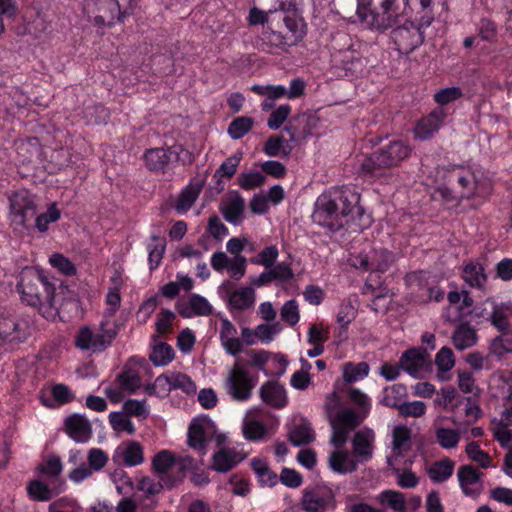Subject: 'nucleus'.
Here are the masks:
<instances>
[{
	"label": "nucleus",
	"mask_w": 512,
	"mask_h": 512,
	"mask_svg": "<svg viewBox=\"0 0 512 512\" xmlns=\"http://www.w3.org/2000/svg\"><path fill=\"white\" fill-rule=\"evenodd\" d=\"M359 194L348 186L335 187L321 194L312 214L314 223L337 231L363 215Z\"/></svg>",
	"instance_id": "obj_1"
},
{
	"label": "nucleus",
	"mask_w": 512,
	"mask_h": 512,
	"mask_svg": "<svg viewBox=\"0 0 512 512\" xmlns=\"http://www.w3.org/2000/svg\"><path fill=\"white\" fill-rule=\"evenodd\" d=\"M17 290L23 302L38 308L47 320H55L58 309L54 302L55 286L39 271L25 268L20 274Z\"/></svg>",
	"instance_id": "obj_2"
},
{
	"label": "nucleus",
	"mask_w": 512,
	"mask_h": 512,
	"mask_svg": "<svg viewBox=\"0 0 512 512\" xmlns=\"http://www.w3.org/2000/svg\"><path fill=\"white\" fill-rule=\"evenodd\" d=\"M437 178L435 183L439 185L438 191L441 196L450 201L457 196L453 195L452 189L442 186V182H448L453 189L458 188V197L470 198L480 193L484 184V174L477 165H451L447 168L436 169Z\"/></svg>",
	"instance_id": "obj_3"
},
{
	"label": "nucleus",
	"mask_w": 512,
	"mask_h": 512,
	"mask_svg": "<svg viewBox=\"0 0 512 512\" xmlns=\"http://www.w3.org/2000/svg\"><path fill=\"white\" fill-rule=\"evenodd\" d=\"M395 256L382 246L367 245L358 254H352L349 258L350 264L356 269L370 272L365 284V292L371 291L374 301L384 297V293L380 291L376 293L377 288H381L382 281L376 274L386 272L394 263Z\"/></svg>",
	"instance_id": "obj_4"
},
{
	"label": "nucleus",
	"mask_w": 512,
	"mask_h": 512,
	"mask_svg": "<svg viewBox=\"0 0 512 512\" xmlns=\"http://www.w3.org/2000/svg\"><path fill=\"white\" fill-rule=\"evenodd\" d=\"M409 0H357L356 14L367 27L387 30L398 21Z\"/></svg>",
	"instance_id": "obj_5"
},
{
	"label": "nucleus",
	"mask_w": 512,
	"mask_h": 512,
	"mask_svg": "<svg viewBox=\"0 0 512 512\" xmlns=\"http://www.w3.org/2000/svg\"><path fill=\"white\" fill-rule=\"evenodd\" d=\"M258 383V376L248 368V362L237 357L223 382L226 394L236 402H247Z\"/></svg>",
	"instance_id": "obj_6"
},
{
	"label": "nucleus",
	"mask_w": 512,
	"mask_h": 512,
	"mask_svg": "<svg viewBox=\"0 0 512 512\" xmlns=\"http://www.w3.org/2000/svg\"><path fill=\"white\" fill-rule=\"evenodd\" d=\"M132 0H85L84 13L95 25L111 26L116 20L122 21Z\"/></svg>",
	"instance_id": "obj_7"
},
{
	"label": "nucleus",
	"mask_w": 512,
	"mask_h": 512,
	"mask_svg": "<svg viewBox=\"0 0 512 512\" xmlns=\"http://www.w3.org/2000/svg\"><path fill=\"white\" fill-rule=\"evenodd\" d=\"M116 334L117 330L114 325L108 321L101 322L97 329L83 326L75 336V346L82 351L102 352L111 344Z\"/></svg>",
	"instance_id": "obj_8"
},
{
	"label": "nucleus",
	"mask_w": 512,
	"mask_h": 512,
	"mask_svg": "<svg viewBox=\"0 0 512 512\" xmlns=\"http://www.w3.org/2000/svg\"><path fill=\"white\" fill-rule=\"evenodd\" d=\"M145 164L151 171H163L169 163L182 162L189 164L193 161V155L180 144L169 148H152L144 154Z\"/></svg>",
	"instance_id": "obj_9"
},
{
	"label": "nucleus",
	"mask_w": 512,
	"mask_h": 512,
	"mask_svg": "<svg viewBox=\"0 0 512 512\" xmlns=\"http://www.w3.org/2000/svg\"><path fill=\"white\" fill-rule=\"evenodd\" d=\"M32 332L31 322L7 309L0 308V339L7 343L24 342Z\"/></svg>",
	"instance_id": "obj_10"
},
{
	"label": "nucleus",
	"mask_w": 512,
	"mask_h": 512,
	"mask_svg": "<svg viewBox=\"0 0 512 512\" xmlns=\"http://www.w3.org/2000/svg\"><path fill=\"white\" fill-rule=\"evenodd\" d=\"M351 431L344 430L332 433L331 443L334 446V451L329 456V466L334 472L339 474L351 473L357 469L358 461L355 459L356 456L344 449Z\"/></svg>",
	"instance_id": "obj_11"
},
{
	"label": "nucleus",
	"mask_w": 512,
	"mask_h": 512,
	"mask_svg": "<svg viewBox=\"0 0 512 512\" xmlns=\"http://www.w3.org/2000/svg\"><path fill=\"white\" fill-rule=\"evenodd\" d=\"M10 220L14 229H24L36 214L34 196L22 189L14 192L10 198Z\"/></svg>",
	"instance_id": "obj_12"
},
{
	"label": "nucleus",
	"mask_w": 512,
	"mask_h": 512,
	"mask_svg": "<svg viewBox=\"0 0 512 512\" xmlns=\"http://www.w3.org/2000/svg\"><path fill=\"white\" fill-rule=\"evenodd\" d=\"M325 410L332 426L333 432L353 430L359 425V419L352 409L340 407V399L333 392L327 397Z\"/></svg>",
	"instance_id": "obj_13"
},
{
	"label": "nucleus",
	"mask_w": 512,
	"mask_h": 512,
	"mask_svg": "<svg viewBox=\"0 0 512 512\" xmlns=\"http://www.w3.org/2000/svg\"><path fill=\"white\" fill-rule=\"evenodd\" d=\"M216 433L214 422L207 416L196 417L188 428V445L201 456L207 452V445Z\"/></svg>",
	"instance_id": "obj_14"
},
{
	"label": "nucleus",
	"mask_w": 512,
	"mask_h": 512,
	"mask_svg": "<svg viewBox=\"0 0 512 512\" xmlns=\"http://www.w3.org/2000/svg\"><path fill=\"white\" fill-rule=\"evenodd\" d=\"M305 512H327L336 508V500L331 489L324 486L306 488L301 499Z\"/></svg>",
	"instance_id": "obj_15"
},
{
	"label": "nucleus",
	"mask_w": 512,
	"mask_h": 512,
	"mask_svg": "<svg viewBox=\"0 0 512 512\" xmlns=\"http://www.w3.org/2000/svg\"><path fill=\"white\" fill-rule=\"evenodd\" d=\"M391 39L399 53L408 54L422 44L424 37L417 24L405 21L392 30Z\"/></svg>",
	"instance_id": "obj_16"
},
{
	"label": "nucleus",
	"mask_w": 512,
	"mask_h": 512,
	"mask_svg": "<svg viewBox=\"0 0 512 512\" xmlns=\"http://www.w3.org/2000/svg\"><path fill=\"white\" fill-rule=\"evenodd\" d=\"M411 446V429L404 425L396 426L392 431L391 452L387 455L388 465L406 460L405 457L411 450Z\"/></svg>",
	"instance_id": "obj_17"
},
{
	"label": "nucleus",
	"mask_w": 512,
	"mask_h": 512,
	"mask_svg": "<svg viewBox=\"0 0 512 512\" xmlns=\"http://www.w3.org/2000/svg\"><path fill=\"white\" fill-rule=\"evenodd\" d=\"M230 282H224L219 288L228 301V307L231 311H244L254 306L256 295L255 290L249 286H243L235 290L229 291Z\"/></svg>",
	"instance_id": "obj_18"
},
{
	"label": "nucleus",
	"mask_w": 512,
	"mask_h": 512,
	"mask_svg": "<svg viewBox=\"0 0 512 512\" xmlns=\"http://www.w3.org/2000/svg\"><path fill=\"white\" fill-rule=\"evenodd\" d=\"M246 457L241 445L221 447L213 454L212 469L220 473H226L233 469Z\"/></svg>",
	"instance_id": "obj_19"
},
{
	"label": "nucleus",
	"mask_w": 512,
	"mask_h": 512,
	"mask_svg": "<svg viewBox=\"0 0 512 512\" xmlns=\"http://www.w3.org/2000/svg\"><path fill=\"white\" fill-rule=\"evenodd\" d=\"M235 325L226 317H221L219 339L224 351L231 356H237L244 349L242 341L238 338Z\"/></svg>",
	"instance_id": "obj_20"
},
{
	"label": "nucleus",
	"mask_w": 512,
	"mask_h": 512,
	"mask_svg": "<svg viewBox=\"0 0 512 512\" xmlns=\"http://www.w3.org/2000/svg\"><path fill=\"white\" fill-rule=\"evenodd\" d=\"M113 461L127 467H135L144 462L142 446L136 441L121 443L114 451Z\"/></svg>",
	"instance_id": "obj_21"
},
{
	"label": "nucleus",
	"mask_w": 512,
	"mask_h": 512,
	"mask_svg": "<svg viewBox=\"0 0 512 512\" xmlns=\"http://www.w3.org/2000/svg\"><path fill=\"white\" fill-rule=\"evenodd\" d=\"M156 386H161L165 391L181 390L187 395L196 394L197 387L192 379L183 373H171L156 378Z\"/></svg>",
	"instance_id": "obj_22"
},
{
	"label": "nucleus",
	"mask_w": 512,
	"mask_h": 512,
	"mask_svg": "<svg viewBox=\"0 0 512 512\" xmlns=\"http://www.w3.org/2000/svg\"><path fill=\"white\" fill-rule=\"evenodd\" d=\"M482 474L470 465L461 466L457 477L463 493L467 496L477 497L482 489Z\"/></svg>",
	"instance_id": "obj_23"
},
{
	"label": "nucleus",
	"mask_w": 512,
	"mask_h": 512,
	"mask_svg": "<svg viewBox=\"0 0 512 512\" xmlns=\"http://www.w3.org/2000/svg\"><path fill=\"white\" fill-rule=\"evenodd\" d=\"M65 431L78 443H86L92 436L91 423L81 414H72L65 419Z\"/></svg>",
	"instance_id": "obj_24"
},
{
	"label": "nucleus",
	"mask_w": 512,
	"mask_h": 512,
	"mask_svg": "<svg viewBox=\"0 0 512 512\" xmlns=\"http://www.w3.org/2000/svg\"><path fill=\"white\" fill-rule=\"evenodd\" d=\"M445 116V112L438 109L421 118L414 128L415 138L423 141L430 139L442 126Z\"/></svg>",
	"instance_id": "obj_25"
},
{
	"label": "nucleus",
	"mask_w": 512,
	"mask_h": 512,
	"mask_svg": "<svg viewBox=\"0 0 512 512\" xmlns=\"http://www.w3.org/2000/svg\"><path fill=\"white\" fill-rule=\"evenodd\" d=\"M449 305L443 312V318L448 322H456L464 315V308L472 304L471 298L467 292L451 291L447 296Z\"/></svg>",
	"instance_id": "obj_26"
},
{
	"label": "nucleus",
	"mask_w": 512,
	"mask_h": 512,
	"mask_svg": "<svg viewBox=\"0 0 512 512\" xmlns=\"http://www.w3.org/2000/svg\"><path fill=\"white\" fill-rule=\"evenodd\" d=\"M458 405L463 406L464 414L458 406H452V417L451 421L453 424L458 426H466L474 423L479 419L482 414L481 408L477 403L472 401L470 398H462L458 401Z\"/></svg>",
	"instance_id": "obj_27"
},
{
	"label": "nucleus",
	"mask_w": 512,
	"mask_h": 512,
	"mask_svg": "<svg viewBox=\"0 0 512 512\" xmlns=\"http://www.w3.org/2000/svg\"><path fill=\"white\" fill-rule=\"evenodd\" d=\"M378 152L381 156V159L378 163L379 167L389 168L391 166L397 165L400 161L405 159L410 153V148L405 142L401 140H395L391 141Z\"/></svg>",
	"instance_id": "obj_28"
},
{
	"label": "nucleus",
	"mask_w": 512,
	"mask_h": 512,
	"mask_svg": "<svg viewBox=\"0 0 512 512\" xmlns=\"http://www.w3.org/2000/svg\"><path fill=\"white\" fill-rule=\"evenodd\" d=\"M492 432L502 447H512V406L506 408L499 419L493 420Z\"/></svg>",
	"instance_id": "obj_29"
},
{
	"label": "nucleus",
	"mask_w": 512,
	"mask_h": 512,
	"mask_svg": "<svg viewBox=\"0 0 512 512\" xmlns=\"http://www.w3.org/2000/svg\"><path fill=\"white\" fill-rule=\"evenodd\" d=\"M425 352L412 348L405 351L400 358V366L414 378H420L426 366Z\"/></svg>",
	"instance_id": "obj_30"
},
{
	"label": "nucleus",
	"mask_w": 512,
	"mask_h": 512,
	"mask_svg": "<svg viewBox=\"0 0 512 512\" xmlns=\"http://www.w3.org/2000/svg\"><path fill=\"white\" fill-rule=\"evenodd\" d=\"M211 311V304L205 297L199 294H192L185 303L178 305V312L185 318L207 316Z\"/></svg>",
	"instance_id": "obj_31"
},
{
	"label": "nucleus",
	"mask_w": 512,
	"mask_h": 512,
	"mask_svg": "<svg viewBox=\"0 0 512 512\" xmlns=\"http://www.w3.org/2000/svg\"><path fill=\"white\" fill-rule=\"evenodd\" d=\"M260 397L263 402L275 408H283L287 404L286 390L277 381L264 383L260 388Z\"/></svg>",
	"instance_id": "obj_32"
},
{
	"label": "nucleus",
	"mask_w": 512,
	"mask_h": 512,
	"mask_svg": "<svg viewBox=\"0 0 512 512\" xmlns=\"http://www.w3.org/2000/svg\"><path fill=\"white\" fill-rule=\"evenodd\" d=\"M375 434L371 429L359 430L353 438V454L361 461L371 458Z\"/></svg>",
	"instance_id": "obj_33"
},
{
	"label": "nucleus",
	"mask_w": 512,
	"mask_h": 512,
	"mask_svg": "<svg viewBox=\"0 0 512 512\" xmlns=\"http://www.w3.org/2000/svg\"><path fill=\"white\" fill-rule=\"evenodd\" d=\"M462 279L464 282L476 289H484L487 283V275L482 264L469 261L463 265Z\"/></svg>",
	"instance_id": "obj_34"
},
{
	"label": "nucleus",
	"mask_w": 512,
	"mask_h": 512,
	"mask_svg": "<svg viewBox=\"0 0 512 512\" xmlns=\"http://www.w3.org/2000/svg\"><path fill=\"white\" fill-rule=\"evenodd\" d=\"M487 303L491 305V314L489 321L491 324L500 331L507 330L509 327V320L512 316V304L511 303H497L492 300H487Z\"/></svg>",
	"instance_id": "obj_35"
},
{
	"label": "nucleus",
	"mask_w": 512,
	"mask_h": 512,
	"mask_svg": "<svg viewBox=\"0 0 512 512\" xmlns=\"http://www.w3.org/2000/svg\"><path fill=\"white\" fill-rule=\"evenodd\" d=\"M245 209V201L238 194H231L222 209L224 218L234 225H237L243 220V213Z\"/></svg>",
	"instance_id": "obj_36"
},
{
	"label": "nucleus",
	"mask_w": 512,
	"mask_h": 512,
	"mask_svg": "<svg viewBox=\"0 0 512 512\" xmlns=\"http://www.w3.org/2000/svg\"><path fill=\"white\" fill-rule=\"evenodd\" d=\"M435 365L437 367V379L441 382L448 381L450 379L449 372L455 365L453 351L448 347H442L435 356Z\"/></svg>",
	"instance_id": "obj_37"
},
{
	"label": "nucleus",
	"mask_w": 512,
	"mask_h": 512,
	"mask_svg": "<svg viewBox=\"0 0 512 512\" xmlns=\"http://www.w3.org/2000/svg\"><path fill=\"white\" fill-rule=\"evenodd\" d=\"M477 339L476 330L466 323L458 325L452 336L453 344L458 350L472 347L476 344Z\"/></svg>",
	"instance_id": "obj_38"
},
{
	"label": "nucleus",
	"mask_w": 512,
	"mask_h": 512,
	"mask_svg": "<svg viewBox=\"0 0 512 512\" xmlns=\"http://www.w3.org/2000/svg\"><path fill=\"white\" fill-rule=\"evenodd\" d=\"M406 397V386L402 384H394L383 389L380 403L384 406L399 410Z\"/></svg>",
	"instance_id": "obj_39"
},
{
	"label": "nucleus",
	"mask_w": 512,
	"mask_h": 512,
	"mask_svg": "<svg viewBox=\"0 0 512 512\" xmlns=\"http://www.w3.org/2000/svg\"><path fill=\"white\" fill-rule=\"evenodd\" d=\"M455 463L449 458H444L433 462L427 469L431 481L442 483L447 481L453 474Z\"/></svg>",
	"instance_id": "obj_40"
},
{
	"label": "nucleus",
	"mask_w": 512,
	"mask_h": 512,
	"mask_svg": "<svg viewBox=\"0 0 512 512\" xmlns=\"http://www.w3.org/2000/svg\"><path fill=\"white\" fill-rule=\"evenodd\" d=\"M148 265L150 270L159 267L166 249L165 239L153 234L147 244Z\"/></svg>",
	"instance_id": "obj_41"
},
{
	"label": "nucleus",
	"mask_w": 512,
	"mask_h": 512,
	"mask_svg": "<svg viewBox=\"0 0 512 512\" xmlns=\"http://www.w3.org/2000/svg\"><path fill=\"white\" fill-rule=\"evenodd\" d=\"M154 345L150 353V360L155 366H166L174 359L175 353L173 348L164 342L157 343V336H153Z\"/></svg>",
	"instance_id": "obj_42"
},
{
	"label": "nucleus",
	"mask_w": 512,
	"mask_h": 512,
	"mask_svg": "<svg viewBox=\"0 0 512 512\" xmlns=\"http://www.w3.org/2000/svg\"><path fill=\"white\" fill-rule=\"evenodd\" d=\"M176 466V457L169 450H161L152 460L154 472L162 479H166V475Z\"/></svg>",
	"instance_id": "obj_43"
},
{
	"label": "nucleus",
	"mask_w": 512,
	"mask_h": 512,
	"mask_svg": "<svg viewBox=\"0 0 512 512\" xmlns=\"http://www.w3.org/2000/svg\"><path fill=\"white\" fill-rule=\"evenodd\" d=\"M315 438L310 423L300 421L293 425L289 432V439L294 446H302L311 443Z\"/></svg>",
	"instance_id": "obj_44"
},
{
	"label": "nucleus",
	"mask_w": 512,
	"mask_h": 512,
	"mask_svg": "<svg viewBox=\"0 0 512 512\" xmlns=\"http://www.w3.org/2000/svg\"><path fill=\"white\" fill-rule=\"evenodd\" d=\"M202 186L200 184H190L179 194L175 203V209L178 213H186L198 198Z\"/></svg>",
	"instance_id": "obj_45"
},
{
	"label": "nucleus",
	"mask_w": 512,
	"mask_h": 512,
	"mask_svg": "<svg viewBox=\"0 0 512 512\" xmlns=\"http://www.w3.org/2000/svg\"><path fill=\"white\" fill-rule=\"evenodd\" d=\"M377 499L380 504L390 508L394 512H405L407 510L406 498L403 493L396 490H384Z\"/></svg>",
	"instance_id": "obj_46"
},
{
	"label": "nucleus",
	"mask_w": 512,
	"mask_h": 512,
	"mask_svg": "<svg viewBox=\"0 0 512 512\" xmlns=\"http://www.w3.org/2000/svg\"><path fill=\"white\" fill-rule=\"evenodd\" d=\"M461 436L457 429L437 426L435 427V440L443 449H454L458 446Z\"/></svg>",
	"instance_id": "obj_47"
},
{
	"label": "nucleus",
	"mask_w": 512,
	"mask_h": 512,
	"mask_svg": "<svg viewBox=\"0 0 512 512\" xmlns=\"http://www.w3.org/2000/svg\"><path fill=\"white\" fill-rule=\"evenodd\" d=\"M251 465L262 486L273 487L278 483L277 474L268 467L266 461L253 459Z\"/></svg>",
	"instance_id": "obj_48"
},
{
	"label": "nucleus",
	"mask_w": 512,
	"mask_h": 512,
	"mask_svg": "<svg viewBox=\"0 0 512 512\" xmlns=\"http://www.w3.org/2000/svg\"><path fill=\"white\" fill-rule=\"evenodd\" d=\"M406 463L407 460H401V462L389 466L396 475L398 486L405 489H411L418 485L419 479L411 470L402 468Z\"/></svg>",
	"instance_id": "obj_49"
},
{
	"label": "nucleus",
	"mask_w": 512,
	"mask_h": 512,
	"mask_svg": "<svg viewBox=\"0 0 512 512\" xmlns=\"http://www.w3.org/2000/svg\"><path fill=\"white\" fill-rule=\"evenodd\" d=\"M262 277H269L273 281L284 283L294 278V272L290 263L282 261L276 265L273 264L271 268L262 273Z\"/></svg>",
	"instance_id": "obj_50"
},
{
	"label": "nucleus",
	"mask_w": 512,
	"mask_h": 512,
	"mask_svg": "<svg viewBox=\"0 0 512 512\" xmlns=\"http://www.w3.org/2000/svg\"><path fill=\"white\" fill-rule=\"evenodd\" d=\"M109 422L112 429L117 433H127L129 435L134 434L135 426L124 411L123 412H111L109 414Z\"/></svg>",
	"instance_id": "obj_51"
},
{
	"label": "nucleus",
	"mask_w": 512,
	"mask_h": 512,
	"mask_svg": "<svg viewBox=\"0 0 512 512\" xmlns=\"http://www.w3.org/2000/svg\"><path fill=\"white\" fill-rule=\"evenodd\" d=\"M123 411L130 417L146 419L150 414V406L146 399H128L123 403Z\"/></svg>",
	"instance_id": "obj_52"
},
{
	"label": "nucleus",
	"mask_w": 512,
	"mask_h": 512,
	"mask_svg": "<svg viewBox=\"0 0 512 512\" xmlns=\"http://www.w3.org/2000/svg\"><path fill=\"white\" fill-rule=\"evenodd\" d=\"M381 156L379 152H374L373 154L365 157L360 166V172L364 177L369 178H377L383 175L382 170L386 169V167H379V161Z\"/></svg>",
	"instance_id": "obj_53"
},
{
	"label": "nucleus",
	"mask_w": 512,
	"mask_h": 512,
	"mask_svg": "<svg viewBox=\"0 0 512 512\" xmlns=\"http://www.w3.org/2000/svg\"><path fill=\"white\" fill-rule=\"evenodd\" d=\"M369 374V366L365 362L347 363L343 369V379L347 383L363 380Z\"/></svg>",
	"instance_id": "obj_54"
},
{
	"label": "nucleus",
	"mask_w": 512,
	"mask_h": 512,
	"mask_svg": "<svg viewBox=\"0 0 512 512\" xmlns=\"http://www.w3.org/2000/svg\"><path fill=\"white\" fill-rule=\"evenodd\" d=\"M349 398L351 402L359 408V413H356L359 423L368 415L371 409V399L361 390L351 388L349 390Z\"/></svg>",
	"instance_id": "obj_55"
},
{
	"label": "nucleus",
	"mask_w": 512,
	"mask_h": 512,
	"mask_svg": "<svg viewBox=\"0 0 512 512\" xmlns=\"http://www.w3.org/2000/svg\"><path fill=\"white\" fill-rule=\"evenodd\" d=\"M253 124L254 120L251 117H237L230 123L228 134L234 140L241 139L251 130Z\"/></svg>",
	"instance_id": "obj_56"
},
{
	"label": "nucleus",
	"mask_w": 512,
	"mask_h": 512,
	"mask_svg": "<svg viewBox=\"0 0 512 512\" xmlns=\"http://www.w3.org/2000/svg\"><path fill=\"white\" fill-rule=\"evenodd\" d=\"M120 495L128 496L134 490V485L128 474L122 469H116L110 476Z\"/></svg>",
	"instance_id": "obj_57"
},
{
	"label": "nucleus",
	"mask_w": 512,
	"mask_h": 512,
	"mask_svg": "<svg viewBox=\"0 0 512 512\" xmlns=\"http://www.w3.org/2000/svg\"><path fill=\"white\" fill-rule=\"evenodd\" d=\"M29 496L37 501H48L52 499L57 493L50 489L46 484L39 480L31 481L27 486Z\"/></svg>",
	"instance_id": "obj_58"
},
{
	"label": "nucleus",
	"mask_w": 512,
	"mask_h": 512,
	"mask_svg": "<svg viewBox=\"0 0 512 512\" xmlns=\"http://www.w3.org/2000/svg\"><path fill=\"white\" fill-rule=\"evenodd\" d=\"M283 21L285 23V26L291 32V43L295 44L298 41H300L304 35H305V25L299 17L295 15V13H292L291 15H286L283 18Z\"/></svg>",
	"instance_id": "obj_59"
},
{
	"label": "nucleus",
	"mask_w": 512,
	"mask_h": 512,
	"mask_svg": "<svg viewBox=\"0 0 512 512\" xmlns=\"http://www.w3.org/2000/svg\"><path fill=\"white\" fill-rule=\"evenodd\" d=\"M251 91L257 95L268 98L269 100L276 101L281 98H286V87L283 85H258L251 86Z\"/></svg>",
	"instance_id": "obj_60"
},
{
	"label": "nucleus",
	"mask_w": 512,
	"mask_h": 512,
	"mask_svg": "<svg viewBox=\"0 0 512 512\" xmlns=\"http://www.w3.org/2000/svg\"><path fill=\"white\" fill-rule=\"evenodd\" d=\"M356 313L357 309L352 301L344 300L339 306L336 321L346 331L348 325L355 319Z\"/></svg>",
	"instance_id": "obj_61"
},
{
	"label": "nucleus",
	"mask_w": 512,
	"mask_h": 512,
	"mask_svg": "<svg viewBox=\"0 0 512 512\" xmlns=\"http://www.w3.org/2000/svg\"><path fill=\"white\" fill-rule=\"evenodd\" d=\"M61 212L55 203L49 205L47 211L38 215L35 219V226L40 232L48 230L49 225L60 219Z\"/></svg>",
	"instance_id": "obj_62"
},
{
	"label": "nucleus",
	"mask_w": 512,
	"mask_h": 512,
	"mask_svg": "<svg viewBox=\"0 0 512 512\" xmlns=\"http://www.w3.org/2000/svg\"><path fill=\"white\" fill-rule=\"evenodd\" d=\"M281 320L290 326H295L300 320L298 302L294 299L286 301L280 308Z\"/></svg>",
	"instance_id": "obj_63"
},
{
	"label": "nucleus",
	"mask_w": 512,
	"mask_h": 512,
	"mask_svg": "<svg viewBox=\"0 0 512 512\" xmlns=\"http://www.w3.org/2000/svg\"><path fill=\"white\" fill-rule=\"evenodd\" d=\"M279 256V250L276 245H270L260 251L251 259L253 264L261 265L266 270L271 268Z\"/></svg>",
	"instance_id": "obj_64"
}]
</instances>
